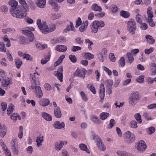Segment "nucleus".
<instances>
[{
    "instance_id": "338daca9",
    "label": "nucleus",
    "mask_w": 156,
    "mask_h": 156,
    "mask_svg": "<svg viewBox=\"0 0 156 156\" xmlns=\"http://www.w3.org/2000/svg\"><path fill=\"white\" fill-rule=\"evenodd\" d=\"M154 51V48L153 47H151L149 49H146L145 50V53L147 55H148L152 52Z\"/></svg>"
},
{
    "instance_id": "e2e57ef3",
    "label": "nucleus",
    "mask_w": 156,
    "mask_h": 156,
    "mask_svg": "<svg viewBox=\"0 0 156 156\" xmlns=\"http://www.w3.org/2000/svg\"><path fill=\"white\" fill-rule=\"evenodd\" d=\"M145 76L143 75H140L138 78L136 79V81L140 83H142L144 80Z\"/></svg>"
},
{
    "instance_id": "a19ab883",
    "label": "nucleus",
    "mask_w": 156,
    "mask_h": 156,
    "mask_svg": "<svg viewBox=\"0 0 156 156\" xmlns=\"http://www.w3.org/2000/svg\"><path fill=\"white\" fill-rule=\"evenodd\" d=\"M65 57V55H61L58 58V60L55 63L54 65L56 66L59 65L60 63L62 62L63 59Z\"/></svg>"
},
{
    "instance_id": "37998d69",
    "label": "nucleus",
    "mask_w": 156,
    "mask_h": 156,
    "mask_svg": "<svg viewBox=\"0 0 156 156\" xmlns=\"http://www.w3.org/2000/svg\"><path fill=\"white\" fill-rule=\"evenodd\" d=\"M39 76V74L38 73H34V76L32 77V80H34V83L36 84V83L38 82V77Z\"/></svg>"
},
{
    "instance_id": "c85d7f7f",
    "label": "nucleus",
    "mask_w": 156,
    "mask_h": 156,
    "mask_svg": "<svg viewBox=\"0 0 156 156\" xmlns=\"http://www.w3.org/2000/svg\"><path fill=\"white\" fill-rule=\"evenodd\" d=\"M152 8L151 6H149L147 9V13L148 18H152L154 16L153 12L152 11Z\"/></svg>"
},
{
    "instance_id": "8fccbe9b",
    "label": "nucleus",
    "mask_w": 156,
    "mask_h": 156,
    "mask_svg": "<svg viewBox=\"0 0 156 156\" xmlns=\"http://www.w3.org/2000/svg\"><path fill=\"white\" fill-rule=\"evenodd\" d=\"M80 94L82 98L84 101L86 102L88 100L87 96L83 91H81Z\"/></svg>"
},
{
    "instance_id": "39448f33",
    "label": "nucleus",
    "mask_w": 156,
    "mask_h": 156,
    "mask_svg": "<svg viewBox=\"0 0 156 156\" xmlns=\"http://www.w3.org/2000/svg\"><path fill=\"white\" fill-rule=\"evenodd\" d=\"M87 73V71L85 69H80L79 68H77L73 73V76L78 77H85V74Z\"/></svg>"
},
{
    "instance_id": "6ab92c4d",
    "label": "nucleus",
    "mask_w": 156,
    "mask_h": 156,
    "mask_svg": "<svg viewBox=\"0 0 156 156\" xmlns=\"http://www.w3.org/2000/svg\"><path fill=\"white\" fill-rule=\"evenodd\" d=\"M88 25V22L86 20L85 22L83 21V23L81 24V26L79 29L80 31L81 32L85 31L86 30Z\"/></svg>"
},
{
    "instance_id": "c03bdc74",
    "label": "nucleus",
    "mask_w": 156,
    "mask_h": 156,
    "mask_svg": "<svg viewBox=\"0 0 156 156\" xmlns=\"http://www.w3.org/2000/svg\"><path fill=\"white\" fill-rule=\"evenodd\" d=\"M84 56L88 60H91L94 58V55L90 53H85Z\"/></svg>"
},
{
    "instance_id": "7c9ffc66",
    "label": "nucleus",
    "mask_w": 156,
    "mask_h": 156,
    "mask_svg": "<svg viewBox=\"0 0 156 156\" xmlns=\"http://www.w3.org/2000/svg\"><path fill=\"white\" fill-rule=\"evenodd\" d=\"M91 134L93 136L94 139L96 144L101 141V138L98 135H96L94 131H92Z\"/></svg>"
},
{
    "instance_id": "f8f14e48",
    "label": "nucleus",
    "mask_w": 156,
    "mask_h": 156,
    "mask_svg": "<svg viewBox=\"0 0 156 156\" xmlns=\"http://www.w3.org/2000/svg\"><path fill=\"white\" fill-rule=\"evenodd\" d=\"M12 80L11 78L3 80L2 81L1 85L2 86L4 87H6L11 85L12 83Z\"/></svg>"
},
{
    "instance_id": "6e6d98bb",
    "label": "nucleus",
    "mask_w": 156,
    "mask_h": 156,
    "mask_svg": "<svg viewBox=\"0 0 156 156\" xmlns=\"http://www.w3.org/2000/svg\"><path fill=\"white\" fill-rule=\"evenodd\" d=\"M0 9L2 12H4L5 13H7L8 11V8L7 6L3 5L0 7Z\"/></svg>"
},
{
    "instance_id": "423d86ee",
    "label": "nucleus",
    "mask_w": 156,
    "mask_h": 156,
    "mask_svg": "<svg viewBox=\"0 0 156 156\" xmlns=\"http://www.w3.org/2000/svg\"><path fill=\"white\" fill-rule=\"evenodd\" d=\"M54 74L61 82L63 81V67L62 66H60L57 71L54 72Z\"/></svg>"
},
{
    "instance_id": "49530a36",
    "label": "nucleus",
    "mask_w": 156,
    "mask_h": 156,
    "mask_svg": "<svg viewBox=\"0 0 156 156\" xmlns=\"http://www.w3.org/2000/svg\"><path fill=\"white\" fill-rule=\"evenodd\" d=\"M105 83L108 88H111L113 85V80H107L105 81Z\"/></svg>"
},
{
    "instance_id": "a878e982",
    "label": "nucleus",
    "mask_w": 156,
    "mask_h": 156,
    "mask_svg": "<svg viewBox=\"0 0 156 156\" xmlns=\"http://www.w3.org/2000/svg\"><path fill=\"white\" fill-rule=\"evenodd\" d=\"M79 147L81 150L85 151L88 154L90 153V151L89 149L87 147V145L85 144H80L79 145Z\"/></svg>"
},
{
    "instance_id": "f3484780",
    "label": "nucleus",
    "mask_w": 156,
    "mask_h": 156,
    "mask_svg": "<svg viewBox=\"0 0 156 156\" xmlns=\"http://www.w3.org/2000/svg\"><path fill=\"white\" fill-rule=\"evenodd\" d=\"M37 24L38 26V27L43 32V30L45 29V28L46 25V22H44L43 24L41 23V20L40 19H38L37 21Z\"/></svg>"
},
{
    "instance_id": "3c124183",
    "label": "nucleus",
    "mask_w": 156,
    "mask_h": 156,
    "mask_svg": "<svg viewBox=\"0 0 156 156\" xmlns=\"http://www.w3.org/2000/svg\"><path fill=\"white\" fill-rule=\"evenodd\" d=\"M96 144L101 150L104 151L105 150L106 147L103 145L102 141L98 143H97Z\"/></svg>"
},
{
    "instance_id": "ddd939ff",
    "label": "nucleus",
    "mask_w": 156,
    "mask_h": 156,
    "mask_svg": "<svg viewBox=\"0 0 156 156\" xmlns=\"http://www.w3.org/2000/svg\"><path fill=\"white\" fill-rule=\"evenodd\" d=\"M55 25L53 24L50 26L49 29L48 26L46 25L45 29L43 30L42 33L44 34H46L49 32L54 31L55 29Z\"/></svg>"
},
{
    "instance_id": "f704fd0d",
    "label": "nucleus",
    "mask_w": 156,
    "mask_h": 156,
    "mask_svg": "<svg viewBox=\"0 0 156 156\" xmlns=\"http://www.w3.org/2000/svg\"><path fill=\"white\" fill-rule=\"evenodd\" d=\"M143 116L147 120H150L152 119L151 114L147 112H144L143 114Z\"/></svg>"
},
{
    "instance_id": "f03ea898",
    "label": "nucleus",
    "mask_w": 156,
    "mask_h": 156,
    "mask_svg": "<svg viewBox=\"0 0 156 156\" xmlns=\"http://www.w3.org/2000/svg\"><path fill=\"white\" fill-rule=\"evenodd\" d=\"M27 12L24 9L17 8L15 10H11V13L13 17L17 18L22 19L26 16Z\"/></svg>"
},
{
    "instance_id": "9d476101",
    "label": "nucleus",
    "mask_w": 156,
    "mask_h": 156,
    "mask_svg": "<svg viewBox=\"0 0 156 156\" xmlns=\"http://www.w3.org/2000/svg\"><path fill=\"white\" fill-rule=\"evenodd\" d=\"M105 89L104 84L103 83H101L100 86L99 94L100 97L101 98L100 101L102 102V100H104L105 96Z\"/></svg>"
},
{
    "instance_id": "4468645a",
    "label": "nucleus",
    "mask_w": 156,
    "mask_h": 156,
    "mask_svg": "<svg viewBox=\"0 0 156 156\" xmlns=\"http://www.w3.org/2000/svg\"><path fill=\"white\" fill-rule=\"evenodd\" d=\"M67 144V142L65 141L56 142L55 144V149L57 151H59L63 147L64 144Z\"/></svg>"
},
{
    "instance_id": "2eb2a0df",
    "label": "nucleus",
    "mask_w": 156,
    "mask_h": 156,
    "mask_svg": "<svg viewBox=\"0 0 156 156\" xmlns=\"http://www.w3.org/2000/svg\"><path fill=\"white\" fill-rule=\"evenodd\" d=\"M54 113L55 117L57 118H61L62 116V114L61 112L60 108L58 106L55 108L54 110Z\"/></svg>"
},
{
    "instance_id": "b1692460",
    "label": "nucleus",
    "mask_w": 156,
    "mask_h": 156,
    "mask_svg": "<svg viewBox=\"0 0 156 156\" xmlns=\"http://www.w3.org/2000/svg\"><path fill=\"white\" fill-rule=\"evenodd\" d=\"M74 30L75 28L72 22H70V25L67 26V27L64 29V31L65 32H67L70 31H74Z\"/></svg>"
},
{
    "instance_id": "603ef678",
    "label": "nucleus",
    "mask_w": 156,
    "mask_h": 156,
    "mask_svg": "<svg viewBox=\"0 0 156 156\" xmlns=\"http://www.w3.org/2000/svg\"><path fill=\"white\" fill-rule=\"evenodd\" d=\"M69 58L71 61L73 63H75L77 61V58L74 55H69Z\"/></svg>"
},
{
    "instance_id": "7ed1b4c3",
    "label": "nucleus",
    "mask_w": 156,
    "mask_h": 156,
    "mask_svg": "<svg viewBox=\"0 0 156 156\" xmlns=\"http://www.w3.org/2000/svg\"><path fill=\"white\" fill-rule=\"evenodd\" d=\"M127 24V30L131 34L134 35L135 34V31L136 29V26L135 20L133 19H130L126 22Z\"/></svg>"
},
{
    "instance_id": "09e8293b",
    "label": "nucleus",
    "mask_w": 156,
    "mask_h": 156,
    "mask_svg": "<svg viewBox=\"0 0 156 156\" xmlns=\"http://www.w3.org/2000/svg\"><path fill=\"white\" fill-rule=\"evenodd\" d=\"M15 64L17 69H19L21 66L22 62L21 60L19 59H17L15 60Z\"/></svg>"
},
{
    "instance_id": "cd10ccee",
    "label": "nucleus",
    "mask_w": 156,
    "mask_h": 156,
    "mask_svg": "<svg viewBox=\"0 0 156 156\" xmlns=\"http://www.w3.org/2000/svg\"><path fill=\"white\" fill-rule=\"evenodd\" d=\"M14 105L11 103L9 104L8 108L7 110V113L9 115L13 111L14 108Z\"/></svg>"
},
{
    "instance_id": "6e6552de",
    "label": "nucleus",
    "mask_w": 156,
    "mask_h": 156,
    "mask_svg": "<svg viewBox=\"0 0 156 156\" xmlns=\"http://www.w3.org/2000/svg\"><path fill=\"white\" fill-rule=\"evenodd\" d=\"M124 137L126 139L128 140V141L129 143L132 142L135 138V136L134 134L129 131H128L126 132L124 134Z\"/></svg>"
},
{
    "instance_id": "e433bc0d",
    "label": "nucleus",
    "mask_w": 156,
    "mask_h": 156,
    "mask_svg": "<svg viewBox=\"0 0 156 156\" xmlns=\"http://www.w3.org/2000/svg\"><path fill=\"white\" fill-rule=\"evenodd\" d=\"M109 116V113L103 112L101 113L100 115V118L101 120H104Z\"/></svg>"
},
{
    "instance_id": "79ce46f5",
    "label": "nucleus",
    "mask_w": 156,
    "mask_h": 156,
    "mask_svg": "<svg viewBox=\"0 0 156 156\" xmlns=\"http://www.w3.org/2000/svg\"><path fill=\"white\" fill-rule=\"evenodd\" d=\"M155 128L153 126L149 127L147 129V133L149 135H151L154 133L155 131Z\"/></svg>"
},
{
    "instance_id": "f257e3e1",
    "label": "nucleus",
    "mask_w": 156,
    "mask_h": 156,
    "mask_svg": "<svg viewBox=\"0 0 156 156\" xmlns=\"http://www.w3.org/2000/svg\"><path fill=\"white\" fill-rule=\"evenodd\" d=\"M105 25L103 21L95 20L90 25L91 31L94 34L98 32V29L104 27Z\"/></svg>"
},
{
    "instance_id": "2f4dec72",
    "label": "nucleus",
    "mask_w": 156,
    "mask_h": 156,
    "mask_svg": "<svg viewBox=\"0 0 156 156\" xmlns=\"http://www.w3.org/2000/svg\"><path fill=\"white\" fill-rule=\"evenodd\" d=\"M119 66L121 67H124L126 65L125 58L123 57H121L118 62Z\"/></svg>"
},
{
    "instance_id": "dca6fc26",
    "label": "nucleus",
    "mask_w": 156,
    "mask_h": 156,
    "mask_svg": "<svg viewBox=\"0 0 156 156\" xmlns=\"http://www.w3.org/2000/svg\"><path fill=\"white\" fill-rule=\"evenodd\" d=\"M65 126L64 122H62L60 123V122L58 121H55L53 124L54 127L56 129H60L63 128Z\"/></svg>"
},
{
    "instance_id": "774afa93",
    "label": "nucleus",
    "mask_w": 156,
    "mask_h": 156,
    "mask_svg": "<svg viewBox=\"0 0 156 156\" xmlns=\"http://www.w3.org/2000/svg\"><path fill=\"white\" fill-rule=\"evenodd\" d=\"M23 58L24 59H26L27 60H30L31 61L32 60V58L28 54H24Z\"/></svg>"
},
{
    "instance_id": "4c0bfd02",
    "label": "nucleus",
    "mask_w": 156,
    "mask_h": 156,
    "mask_svg": "<svg viewBox=\"0 0 156 156\" xmlns=\"http://www.w3.org/2000/svg\"><path fill=\"white\" fill-rule=\"evenodd\" d=\"M117 154L119 156H132L130 153L123 151H119Z\"/></svg>"
},
{
    "instance_id": "4be33fe9",
    "label": "nucleus",
    "mask_w": 156,
    "mask_h": 156,
    "mask_svg": "<svg viewBox=\"0 0 156 156\" xmlns=\"http://www.w3.org/2000/svg\"><path fill=\"white\" fill-rule=\"evenodd\" d=\"M51 55V53L49 52L47 55H46L44 59H42L41 60V63L42 65H44L50 59Z\"/></svg>"
},
{
    "instance_id": "412c9836",
    "label": "nucleus",
    "mask_w": 156,
    "mask_h": 156,
    "mask_svg": "<svg viewBox=\"0 0 156 156\" xmlns=\"http://www.w3.org/2000/svg\"><path fill=\"white\" fill-rule=\"evenodd\" d=\"M41 115L43 118L48 121H51L52 120L51 116L48 113L45 112H42Z\"/></svg>"
},
{
    "instance_id": "aec40b11",
    "label": "nucleus",
    "mask_w": 156,
    "mask_h": 156,
    "mask_svg": "<svg viewBox=\"0 0 156 156\" xmlns=\"http://www.w3.org/2000/svg\"><path fill=\"white\" fill-rule=\"evenodd\" d=\"M9 5L12 7V8L10 10V11L11 10H15L18 5V2L15 0H11L9 2Z\"/></svg>"
},
{
    "instance_id": "0eeeda50",
    "label": "nucleus",
    "mask_w": 156,
    "mask_h": 156,
    "mask_svg": "<svg viewBox=\"0 0 156 156\" xmlns=\"http://www.w3.org/2000/svg\"><path fill=\"white\" fill-rule=\"evenodd\" d=\"M147 145L145 142L143 140H140L136 146V147L139 151H144L147 148Z\"/></svg>"
},
{
    "instance_id": "c756f323",
    "label": "nucleus",
    "mask_w": 156,
    "mask_h": 156,
    "mask_svg": "<svg viewBox=\"0 0 156 156\" xmlns=\"http://www.w3.org/2000/svg\"><path fill=\"white\" fill-rule=\"evenodd\" d=\"M19 3L23 6V9L25 10L26 11H28L29 10V7L26 3L25 0H19Z\"/></svg>"
},
{
    "instance_id": "473e14b6",
    "label": "nucleus",
    "mask_w": 156,
    "mask_h": 156,
    "mask_svg": "<svg viewBox=\"0 0 156 156\" xmlns=\"http://www.w3.org/2000/svg\"><path fill=\"white\" fill-rule=\"evenodd\" d=\"M10 118L11 119L14 121L15 122L16 121L17 118L18 119H21V117L18 114L15 113L12 114L11 115Z\"/></svg>"
},
{
    "instance_id": "9b49d317",
    "label": "nucleus",
    "mask_w": 156,
    "mask_h": 156,
    "mask_svg": "<svg viewBox=\"0 0 156 156\" xmlns=\"http://www.w3.org/2000/svg\"><path fill=\"white\" fill-rule=\"evenodd\" d=\"M34 93L36 96L39 98H41L43 96V92L40 86H35L34 88Z\"/></svg>"
},
{
    "instance_id": "72a5a7b5",
    "label": "nucleus",
    "mask_w": 156,
    "mask_h": 156,
    "mask_svg": "<svg viewBox=\"0 0 156 156\" xmlns=\"http://www.w3.org/2000/svg\"><path fill=\"white\" fill-rule=\"evenodd\" d=\"M145 38L146 40H149L150 41H148L149 43L150 44H154L155 42V40L153 37L148 34L146 35L145 36Z\"/></svg>"
},
{
    "instance_id": "393cba45",
    "label": "nucleus",
    "mask_w": 156,
    "mask_h": 156,
    "mask_svg": "<svg viewBox=\"0 0 156 156\" xmlns=\"http://www.w3.org/2000/svg\"><path fill=\"white\" fill-rule=\"evenodd\" d=\"M37 4L38 7L43 8L46 5V0H38Z\"/></svg>"
},
{
    "instance_id": "680f3d73",
    "label": "nucleus",
    "mask_w": 156,
    "mask_h": 156,
    "mask_svg": "<svg viewBox=\"0 0 156 156\" xmlns=\"http://www.w3.org/2000/svg\"><path fill=\"white\" fill-rule=\"evenodd\" d=\"M115 123V121L113 119L110 120L109 122V124L108 126V128L109 129H111L113 126H114Z\"/></svg>"
},
{
    "instance_id": "052dcab7",
    "label": "nucleus",
    "mask_w": 156,
    "mask_h": 156,
    "mask_svg": "<svg viewBox=\"0 0 156 156\" xmlns=\"http://www.w3.org/2000/svg\"><path fill=\"white\" fill-rule=\"evenodd\" d=\"M130 127L133 128H136L137 127V123L136 121H132L130 123Z\"/></svg>"
},
{
    "instance_id": "a211bd4d",
    "label": "nucleus",
    "mask_w": 156,
    "mask_h": 156,
    "mask_svg": "<svg viewBox=\"0 0 156 156\" xmlns=\"http://www.w3.org/2000/svg\"><path fill=\"white\" fill-rule=\"evenodd\" d=\"M50 103V101L48 99L42 98L40 100L39 104L40 105L43 107L48 105Z\"/></svg>"
},
{
    "instance_id": "ea45409f",
    "label": "nucleus",
    "mask_w": 156,
    "mask_h": 156,
    "mask_svg": "<svg viewBox=\"0 0 156 156\" xmlns=\"http://www.w3.org/2000/svg\"><path fill=\"white\" fill-rule=\"evenodd\" d=\"M126 56L128 59L129 62L130 63H132L134 60V58L130 52H128Z\"/></svg>"
},
{
    "instance_id": "bb28decb",
    "label": "nucleus",
    "mask_w": 156,
    "mask_h": 156,
    "mask_svg": "<svg viewBox=\"0 0 156 156\" xmlns=\"http://www.w3.org/2000/svg\"><path fill=\"white\" fill-rule=\"evenodd\" d=\"M91 9L95 11L101 12L102 11V8L101 6L98 5L97 4H93L91 6Z\"/></svg>"
},
{
    "instance_id": "de8ad7c7",
    "label": "nucleus",
    "mask_w": 156,
    "mask_h": 156,
    "mask_svg": "<svg viewBox=\"0 0 156 156\" xmlns=\"http://www.w3.org/2000/svg\"><path fill=\"white\" fill-rule=\"evenodd\" d=\"M61 13H53L51 15V18L53 20H55L60 18L61 16Z\"/></svg>"
},
{
    "instance_id": "c9c22d12",
    "label": "nucleus",
    "mask_w": 156,
    "mask_h": 156,
    "mask_svg": "<svg viewBox=\"0 0 156 156\" xmlns=\"http://www.w3.org/2000/svg\"><path fill=\"white\" fill-rule=\"evenodd\" d=\"M43 136L41 137H37L36 140V142L37 143V145L39 147L42 145V142L43 141Z\"/></svg>"
},
{
    "instance_id": "13d9d810",
    "label": "nucleus",
    "mask_w": 156,
    "mask_h": 156,
    "mask_svg": "<svg viewBox=\"0 0 156 156\" xmlns=\"http://www.w3.org/2000/svg\"><path fill=\"white\" fill-rule=\"evenodd\" d=\"M23 127L22 126H20L19 127V131L18 134V136L20 139L22 138L23 136Z\"/></svg>"
},
{
    "instance_id": "20e7f679",
    "label": "nucleus",
    "mask_w": 156,
    "mask_h": 156,
    "mask_svg": "<svg viewBox=\"0 0 156 156\" xmlns=\"http://www.w3.org/2000/svg\"><path fill=\"white\" fill-rule=\"evenodd\" d=\"M140 97L138 91H133L129 98V103L131 105H135L140 100Z\"/></svg>"
},
{
    "instance_id": "1a4fd4ad",
    "label": "nucleus",
    "mask_w": 156,
    "mask_h": 156,
    "mask_svg": "<svg viewBox=\"0 0 156 156\" xmlns=\"http://www.w3.org/2000/svg\"><path fill=\"white\" fill-rule=\"evenodd\" d=\"M22 32L28 37L30 42H32L34 41V35L31 31L24 30H23Z\"/></svg>"
},
{
    "instance_id": "0e129e2a",
    "label": "nucleus",
    "mask_w": 156,
    "mask_h": 156,
    "mask_svg": "<svg viewBox=\"0 0 156 156\" xmlns=\"http://www.w3.org/2000/svg\"><path fill=\"white\" fill-rule=\"evenodd\" d=\"M0 51L3 52L6 51V48L5 47V44L3 43L0 44Z\"/></svg>"
},
{
    "instance_id": "bf43d9fd",
    "label": "nucleus",
    "mask_w": 156,
    "mask_h": 156,
    "mask_svg": "<svg viewBox=\"0 0 156 156\" xmlns=\"http://www.w3.org/2000/svg\"><path fill=\"white\" fill-rule=\"evenodd\" d=\"M36 48L39 49L43 50L45 48L44 45H42L39 42H37L36 44Z\"/></svg>"
},
{
    "instance_id": "a18cd8bd",
    "label": "nucleus",
    "mask_w": 156,
    "mask_h": 156,
    "mask_svg": "<svg viewBox=\"0 0 156 156\" xmlns=\"http://www.w3.org/2000/svg\"><path fill=\"white\" fill-rule=\"evenodd\" d=\"M134 117L137 122L139 123H141L142 122L141 116L139 113H137L134 115Z\"/></svg>"
},
{
    "instance_id": "4d7b16f0",
    "label": "nucleus",
    "mask_w": 156,
    "mask_h": 156,
    "mask_svg": "<svg viewBox=\"0 0 156 156\" xmlns=\"http://www.w3.org/2000/svg\"><path fill=\"white\" fill-rule=\"evenodd\" d=\"M91 120L95 123H99V119L98 117L94 115L92 116Z\"/></svg>"
},
{
    "instance_id": "58836bf2",
    "label": "nucleus",
    "mask_w": 156,
    "mask_h": 156,
    "mask_svg": "<svg viewBox=\"0 0 156 156\" xmlns=\"http://www.w3.org/2000/svg\"><path fill=\"white\" fill-rule=\"evenodd\" d=\"M120 16L125 18L129 17L130 16V14L128 12L124 10H122L120 12Z\"/></svg>"
},
{
    "instance_id": "69168bd1",
    "label": "nucleus",
    "mask_w": 156,
    "mask_h": 156,
    "mask_svg": "<svg viewBox=\"0 0 156 156\" xmlns=\"http://www.w3.org/2000/svg\"><path fill=\"white\" fill-rule=\"evenodd\" d=\"M75 41L77 43L80 44H82L83 43V40L80 37H78L76 38Z\"/></svg>"
},
{
    "instance_id": "5fc2aeb1",
    "label": "nucleus",
    "mask_w": 156,
    "mask_h": 156,
    "mask_svg": "<svg viewBox=\"0 0 156 156\" xmlns=\"http://www.w3.org/2000/svg\"><path fill=\"white\" fill-rule=\"evenodd\" d=\"M87 87L93 94H96V91L95 87L92 85L90 86L89 84H88L87 85Z\"/></svg>"
},
{
    "instance_id": "5701e85b",
    "label": "nucleus",
    "mask_w": 156,
    "mask_h": 156,
    "mask_svg": "<svg viewBox=\"0 0 156 156\" xmlns=\"http://www.w3.org/2000/svg\"><path fill=\"white\" fill-rule=\"evenodd\" d=\"M56 50L61 52L66 51L67 50V47L64 45H58L56 46Z\"/></svg>"
},
{
    "instance_id": "864d4df0",
    "label": "nucleus",
    "mask_w": 156,
    "mask_h": 156,
    "mask_svg": "<svg viewBox=\"0 0 156 156\" xmlns=\"http://www.w3.org/2000/svg\"><path fill=\"white\" fill-rule=\"evenodd\" d=\"M85 42L87 44V43H90V44H88V48L89 49V50H91L92 49V47H91V45H93L94 44L90 40L88 39H86L85 40Z\"/></svg>"
}]
</instances>
